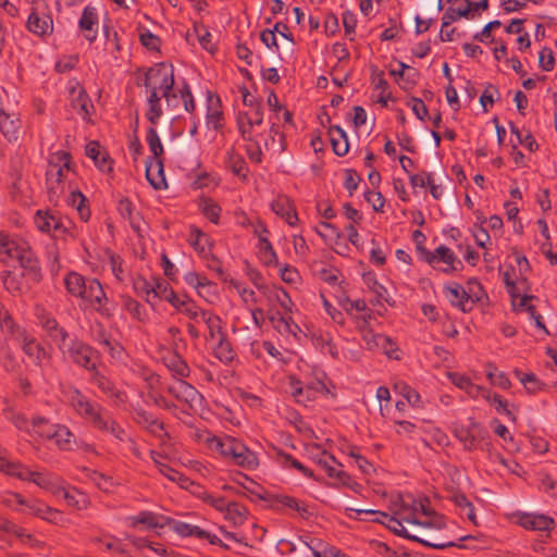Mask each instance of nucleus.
Masks as SVG:
<instances>
[{
    "mask_svg": "<svg viewBox=\"0 0 557 557\" xmlns=\"http://www.w3.org/2000/svg\"><path fill=\"white\" fill-rule=\"evenodd\" d=\"M188 242L200 255L207 256L209 253V238L201 231L191 230Z\"/></svg>",
    "mask_w": 557,
    "mask_h": 557,
    "instance_id": "obj_52",
    "label": "nucleus"
},
{
    "mask_svg": "<svg viewBox=\"0 0 557 557\" xmlns=\"http://www.w3.org/2000/svg\"><path fill=\"white\" fill-rule=\"evenodd\" d=\"M165 527H170L180 536H195L198 540L207 541L212 545L224 546L220 537L207 530L201 529L198 525L166 517Z\"/></svg>",
    "mask_w": 557,
    "mask_h": 557,
    "instance_id": "obj_16",
    "label": "nucleus"
},
{
    "mask_svg": "<svg viewBox=\"0 0 557 557\" xmlns=\"http://www.w3.org/2000/svg\"><path fill=\"white\" fill-rule=\"evenodd\" d=\"M206 442L211 449L219 451L224 457L231 458L233 461L240 451H244L245 444L231 436L218 437L208 434Z\"/></svg>",
    "mask_w": 557,
    "mask_h": 557,
    "instance_id": "obj_20",
    "label": "nucleus"
},
{
    "mask_svg": "<svg viewBox=\"0 0 557 557\" xmlns=\"http://www.w3.org/2000/svg\"><path fill=\"white\" fill-rule=\"evenodd\" d=\"M34 223L40 232L52 234L55 237L65 235L73 236L71 232V220L50 211L38 210L34 216Z\"/></svg>",
    "mask_w": 557,
    "mask_h": 557,
    "instance_id": "obj_11",
    "label": "nucleus"
},
{
    "mask_svg": "<svg viewBox=\"0 0 557 557\" xmlns=\"http://www.w3.org/2000/svg\"><path fill=\"white\" fill-rule=\"evenodd\" d=\"M394 388L398 394H400L406 399V401L410 406L416 407V408L422 407V400H421L420 394L418 392H416L412 387L407 385L406 383L398 382L395 384Z\"/></svg>",
    "mask_w": 557,
    "mask_h": 557,
    "instance_id": "obj_47",
    "label": "nucleus"
},
{
    "mask_svg": "<svg viewBox=\"0 0 557 557\" xmlns=\"http://www.w3.org/2000/svg\"><path fill=\"white\" fill-rule=\"evenodd\" d=\"M0 331L12 337L18 344L24 355L34 362L35 366L39 367L42 372L51 368V352L14 321L2 304H0Z\"/></svg>",
    "mask_w": 557,
    "mask_h": 557,
    "instance_id": "obj_4",
    "label": "nucleus"
},
{
    "mask_svg": "<svg viewBox=\"0 0 557 557\" xmlns=\"http://www.w3.org/2000/svg\"><path fill=\"white\" fill-rule=\"evenodd\" d=\"M271 322L274 329L282 335L296 336L299 331V326L292 320L288 314L276 312L271 317Z\"/></svg>",
    "mask_w": 557,
    "mask_h": 557,
    "instance_id": "obj_39",
    "label": "nucleus"
},
{
    "mask_svg": "<svg viewBox=\"0 0 557 557\" xmlns=\"http://www.w3.org/2000/svg\"><path fill=\"white\" fill-rule=\"evenodd\" d=\"M290 394L298 404L307 405L315 399L318 394L326 391L325 384L321 380L302 384L295 376L289 377Z\"/></svg>",
    "mask_w": 557,
    "mask_h": 557,
    "instance_id": "obj_18",
    "label": "nucleus"
},
{
    "mask_svg": "<svg viewBox=\"0 0 557 557\" xmlns=\"http://www.w3.org/2000/svg\"><path fill=\"white\" fill-rule=\"evenodd\" d=\"M198 497L203 503H206L207 505L211 506L212 508H214L220 513H223L225 508L231 503V500L227 499L226 497H224V496H222L220 494L209 493L207 491L201 492L198 495Z\"/></svg>",
    "mask_w": 557,
    "mask_h": 557,
    "instance_id": "obj_48",
    "label": "nucleus"
},
{
    "mask_svg": "<svg viewBox=\"0 0 557 557\" xmlns=\"http://www.w3.org/2000/svg\"><path fill=\"white\" fill-rule=\"evenodd\" d=\"M238 128L243 139L247 143L246 151L253 162H261V138L263 129V108L253 107L240 112L237 119Z\"/></svg>",
    "mask_w": 557,
    "mask_h": 557,
    "instance_id": "obj_6",
    "label": "nucleus"
},
{
    "mask_svg": "<svg viewBox=\"0 0 557 557\" xmlns=\"http://www.w3.org/2000/svg\"><path fill=\"white\" fill-rule=\"evenodd\" d=\"M333 151L337 156H345L348 152L349 145L345 131L339 126H332L329 131Z\"/></svg>",
    "mask_w": 557,
    "mask_h": 557,
    "instance_id": "obj_40",
    "label": "nucleus"
},
{
    "mask_svg": "<svg viewBox=\"0 0 557 557\" xmlns=\"http://www.w3.org/2000/svg\"><path fill=\"white\" fill-rule=\"evenodd\" d=\"M21 508L25 510L20 511L21 513L34 516L57 525L62 524L65 520L63 513L60 510L47 505L45 502L38 498L24 497Z\"/></svg>",
    "mask_w": 557,
    "mask_h": 557,
    "instance_id": "obj_14",
    "label": "nucleus"
},
{
    "mask_svg": "<svg viewBox=\"0 0 557 557\" xmlns=\"http://www.w3.org/2000/svg\"><path fill=\"white\" fill-rule=\"evenodd\" d=\"M26 28L38 37H47L53 33V20L45 4H36L32 8Z\"/></svg>",
    "mask_w": 557,
    "mask_h": 557,
    "instance_id": "obj_12",
    "label": "nucleus"
},
{
    "mask_svg": "<svg viewBox=\"0 0 557 557\" xmlns=\"http://www.w3.org/2000/svg\"><path fill=\"white\" fill-rule=\"evenodd\" d=\"M92 383L108 397L114 401H122L121 393L116 389L115 385L97 369L91 372Z\"/></svg>",
    "mask_w": 557,
    "mask_h": 557,
    "instance_id": "obj_37",
    "label": "nucleus"
},
{
    "mask_svg": "<svg viewBox=\"0 0 557 557\" xmlns=\"http://www.w3.org/2000/svg\"><path fill=\"white\" fill-rule=\"evenodd\" d=\"M39 323L61 352L70 342L69 333L50 315H42Z\"/></svg>",
    "mask_w": 557,
    "mask_h": 557,
    "instance_id": "obj_24",
    "label": "nucleus"
},
{
    "mask_svg": "<svg viewBox=\"0 0 557 557\" xmlns=\"http://www.w3.org/2000/svg\"><path fill=\"white\" fill-rule=\"evenodd\" d=\"M89 497L84 492L75 487V490L72 491V496L67 503V506L74 508L75 510H85L89 507Z\"/></svg>",
    "mask_w": 557,
    "mask_h": 557,
    "instance_id": "obj_60",
    "label": "nucleus"
},
{
    "mask_svg": "<svg viewBox=\"0 0 557 557\" xmlns=\"http://www.w3.org/2000/svg\"><path fill=\"white\" fill-rule=\"evenodd\" d=\"M21 129V120L16 113H8L0 103V131L10 143L16 141Z\"/></svg>",
    "mask_w": 557,
    "mask_h": 557,
    "instance_id": "obj_26",
    "label": "nucleus"
},
{
    "mask_svg": "<svg viewBox=\"0 0 557 557\" xmlns=\"http://www.w3.org/2000/svg\"><path fill=\"white\" fill-rule=\"evenodd\" d=\"M472 3L463 0L456 7L448 8L442 16V26L447 27L459 18L467 16L471 10Z\"/></svg>",
    "mask_w": 557,
    "mask_h": 557,
    "instance_id": "obj_41",
    "label": "nucleus"
},
{
    "mask_svg": "<svg viewBox=\"0 0 557 557\" xmlns=\"http://www.w3.org/2000/svg\"><path fill=\"white\" fill-rule=\"evenodd\" d=\"M271 209L276 214L282 216L286 223L294 226L298 221V215L289 200L286 196H277L271 202Z\"/></svg>",
    "mask_w": 557,
    "mask_h": 557,
    "instance_id": "obj_29",
    "label": "nucleus"
},
{
    "mask_svg": "<svg viewBox=\"0 0 557 557\" xmlns=\"http://www.w3.org/2000/svg\"><path fill=\"white\" fill-rule=\"evenodd\" d=\"M202 324H205L208 332L206 335L207 341L216 342L225 336L221 318L212 311L202 320Z\"/></svg>",
    "mask_w": 557,
    "mask_h": 557,
    "instance_id": "obj_38",
    "label": "nucleus"
},
{
    "mask_svg": "<svg viewBox=\"0 0 557 557\" xmlns=\"http://www.w3.org/2000/svg\"><path fill=\"white\" fill-rule=\"evenodd\" d=\"M75 172L69 152L59 150L50 154L46 171V189L50 202L57 203L72 189Z\"/></svg>",
    "mask_w": 557,
    "mask_h": 557,
    "instance_id": "obj_5",
    "label": "nucleus"
},
{
    "mask_svg": "<svg viewBox=\"0 0 557 557\" xmlns=\"http://www.w3.org/2000/svg\"><path fill=\"white\" fill-rule=\"evenodd\" d=\"M226 164L236 175L246 176L247 166L243 157L233 148L226 151Z\"/></svg>",
    "mask_w": 557,
    "mask_h": 557,
    "instance_id": "obj_46",
    "label": "nucleus"
},
{
    "mask_svg": "<svg viewBox=\"0 0 557 557\" xmlns=\"http://www.w3.org/2000/svg\"><path fill=\"white\" fill-rule=\"evenodd\" d=\"M213 354L224 364H232L237 360V354L226 336L215 342L213 346Z\"/></svg>",
    "mask_w": 557,
    "mask_h": 557,
    "instance_id": "obj_36",
    "label": "nucleus"
},
{
    "mask_svg": "<svg viewBox=\"0 0 557 557\" xmlns=\"http://www.w3.org/2000/svg\"><path fill=\"white\" fill-rule=\"evenodd\" d=\"M222 515L232 525L240 527L248 518V509L243 504L231 500Z\"/></svg>",
    "mask_w": 557,
    "mask_h": 557,
    "instance_id": "obj_32",
    "label": "nucleus"
},
{
    "mask_svg": "<svg viewBox=\"0 0 557 557\" xmlns=\"http://www.w3.org/2000/svg\"><path fill=\"white\" fill-rule=\"evenodd\" d=\"M470 292H472V286L478 288V293L473 292V294L468 293L462 285L458 283H451L444 286L443 292L447 300L454 306L460 309L463 312L471 311L474 304L479 301L482 297V290L480 285L476 282L469 283Z\"/></svg>",
    "mask_w": 557,
    "mask_h": 557,
    "instance_id": "obj_10",
    "label": "nucleus"
},
{
    "mask_svg": "<svg viewBox=\"0 0 557 557\" xmlns=\"http://www.w3.org/2000/svg\"><path fill=\"white\" fill-rule=\"evenodd\" d=\"M510 295L511 304L515 310L518 312H525L528 317L534 321L539 329L546 332L542 315L536 313L534 306L532 305L534 297L530 295H519L513 290L510 292Z\"/></svg>",
    "mask_w": 557,
    "mask_h": 557,
    "instance_id": "obj_25",
    "label": "nucleus"
},
{
    "mask_svg": "<svg viewBox=\"0 0 557 557\" xmlns=\"http://www.w3.org/2000/svg\"><path fill=\"white\" fill-rule=\"evenodd\" d=\"M63 396L73 411L95 429L123 440L124 431L112 419L111 414L99 404L91 401L78 388L69 386Z\"/></svg>",
    "mask_w": 557,
    "mask_h": 557,
    "instance_id": "obj_3",
    "label": "nucleus"
},
{
    "mask_svg": "<svg viewBox=\"0 0 557 557\" xmlns=\"http://www.w3.org/2000/svg\"><path fill=\"white\" fill-rule=\"evenodd\" d=\"M314 460L330 478L335 476V471L338 469L337 461L331 454L323 450L314 457Z\"/></svg>",
    "mask_w": 557,
    "mask_h": 557,
    "instance_id": "obj_55",
    "label": "nucleus"
},
{
    "mask_svg": "<svg viewBox=\"0 0 557 557\" xmlns=\"http://www.w3.org/2000/svg\"><path fill=\"white\" fill-rule=\"evenodd\" d=\"M49 434V440L53 441L62 450H72L76 444L75 435L65 425L55 424L54 429Z\"/></svg>",
    "mask_w": 557,
    "mask_h": 557,
    "instance_id": "obj_30",
    "label": "nucleus"
},
{
    "mask_svg": "<svg viewBox=\"0 0 557 557\" xmlns=\"http://www.w3.org/2000/svg\"><path fill=\"white\" fill-rule=\"evenodd\" d=\"M485 433L483 426L474 421H471L468 426H460L455 431L457 438L468 450L474 449L479 442L485 437Z\"/></svg>",
    "mask_w": 557,
    "mask_h": 557,
    "instance_id": "obj_23",
    "label": "nucleus"
},
{
    "mask_svg": "<svg viewBox=\"0 0 557 557\" xmlns=\"http://www.w3.org/2000/svg\"><path fill=\"white\" fill-rule=\"evenodd\" d=\"M55 424L50 423L47 419L42 417H34L30 422V435H38L39 437L49 440L50 432L54 429Z\"/></svg>",
    "mask_w": 557,
    "mask_h": 557,
    "instance_id": "obj_49",
    "label": "nucleus"
},
{
    "mask_svg": "<svg viewBox=\"0 0 557 557\" xmlns=\"http://www.w3.org/2000/svg\"><path fill=\"white\" fill-rule=\"evenodd\" d=\"M61 354L63 358L70 359L90 372L96 369L98 351L77 338L70 339Z\"/></svg>",
    "mask_w": 557,
    "mask_h": 557,
    "instance_id": "obj_9",
    "label": "nucleus"
},
{
    "mask_svg": "<svg viewBox=\"0 0 557 557\" xmlns=\"http://www.w3.org/2000/svg\"><path fill=\"white\" fill-rule=\"evenodd\" d=\"M0 471L36 484L41 490L50 493L55 497H62L67 504L75 486L70 485L65 480L55 473L49 471H34L17 461L9 460L2 450H0Z\"/></svg>",
    "mask_w": 557,
    "mask_h": 557,
    "instance_id": "obj_2",
    "label": "nucleus"
},
{
    "mask_svg": "<svg viewBox=\"0 0 557 557\" xmlns=\"http://www.w3.org/2000/svg\"><path fill=\"white\" fill-rule=\"evenodd\" d=\"M147 143L152 157L146 162V177L156 189H161L166 186L163 163L160 158L163 153V146L154 127L148 129Z\"/></svg>",
    "mask_w": 557,
    "mask_h": 557,
    "instance_id": "obj_8",
    "label": "nucleus"
},
{
    "mask_svg": "<svg viewBox=\"0 0 557 557\" xmlns=\"http://www.w3.org/2000/svg\"><path fill=\"white\" fill-rule=\"evenodd\" d=\"M163 360L165 367L173 374L180 376L181 379L187 377L189 375V367L180 355L171 352L169 356L164 357Z\"/></svg>",
    "mask_w": 557,
    "mask_h": 557,
    "instance_id": "obj_43",
    "label": "nucleus"
},
{
    "mask_svg": "<svg viewBox=\"0 0 557 557\" xmlns=\"http://www.w3.org/2000/svg\"><path fill=\"white\" fill-rule=\"evenodd\" d=\"M79 298L84 301L86 307L101 313L108 312L106 308L108 298L103 292L102 285L96 278H88Z\"/></svg>",
    "mask_w": 557,
    "mask_h": 557,
    "instance_id": "obj_19",
    "label": "nucleus"
},
{
    "mask_svg": "<svg viewBox=\"0 0 557 557\" xmlns=\"http://www.w3.org/2000/svg\"><path fill=\"white\" fill-rule=\"evenodd\" d=\"M413 522L414 531L412 533H417L420 536L426 539L425 536L430 531L441 530L445 528V521L441 516H436L430 513L429 516L418 517L417 520H411Z\"/></svg>",
    "mask_w": 557,
    "mask_h": 557,
    "instance_id": "obj_28",
    "label": "nucleus"
},
{
    "mask_svg": "<svg viewBox=\"0 0 557 557\" xmlns=\"http://www.w3.org/2000/svg\"><path fill=\"white\" fill-rule=\"evenodd\" d=\"M107 260L104 262V265H108L112 272V274L116 277V280L122 281L123 280V269H122V261L119 256H115L111 251H106Z\"/></svg>",
    "mask_w": 557,
    "mask_h": 557,
    "instance_id": "obj_63",
    "label": "nucleus"
},
{
    "mask_svg": "<svg viewBox=\"0 0 557 557\" xmlns=\"http://www.w3.org/2000/svg\"><path fill=\"white\" fill-rule=\"evenodd\" d=\"M352 510L356 511L357 513H367V515H372V516L384 517V519L386 520L385 525L399 536L419 542V543H421L425 546H430V547H443L444 546V545H438V544L432 543L428 539H424L417 533L410 532L405 527L400 517L399 518L392 517L385 512H382L379 510H373V509H352Z\"/></svg>",
    "mask_w": 557,
    "mask_h": 557,
    "instance_id": "obj_13",
    "label": "nucleus"
},
{
    "mask_svg": "<svg viewBox=\"0 0 557 557\" xmlns=\"http://www.w3.org/2000/svg\"><path fill=\"white\" fill-rule=\"evenodd\" d=\"M361 337L366 347L370 350H379L380 346L389 343V337L374 333L373 331H364Z\"/></svg>",
    "mask_w": 557,
    "mask_h": 557,
    "instance_id": "obj_56",
    "label": "nucleus"
},
{
    "mask_svg": "<svg viewBox=\"0 0 557 557\" xmlns=\"http://www.w3.org/2000/svg\"><path fill=\"white\" fill-rule=\"evenodd\" d=\"M511 133L517 137V140L520 145L528 148L530 151H535L537 149V144L534 139V137L531 135L530 132H527L523 134L517 126L511 125L510 126Z\"/></svg>",
    "mask_w": 557,
    "mask_h": 557,
    "instance_id": "obj_62",
    "label": "nucleus"
},
{
    "mask_svg": "<svg viewBox=\"0 0 557 557\" xmlns=\"http://www.w3.org/2000/svg\"><path fill=\"white\" fill-rule=\"evenodd\" d=\"M168 392L176 399L186 403L190 408L201 405V395L198 391L183 379L175 380L168 386Z\"/></svg>",
    "mask_w": 557,
    "mask_h": 557,
    "instance_id": "obj_21",
    "label": "nucleus"
},
{
    "mask_svg": "<svg viewBox=\"0 0 557 557\" xmlns=\"http://www.w3.org/2000/svg\"><path fill=\"white\" fill-rule=\"evenodd\" d=\"M147 102L146 117L156 125L165 111L178 116L183 109L191 113L195 102L187 84L175 85L173 65L159 63L150 67L139 84Z\"/></svg>",
    "mask_w": 557,
    "mask_h": 557,
    "instance_id": "obj_1",
    "label": "nucleus"
},
{
    "mask_svg": "<svg viewBox=\"0 0 557 557\" xmlns=\"http://www.w3.org/2000/svg\"><path fill=\"white\" fill-rule=\"evenodd\" d=\"M65 201L77 211L82 221L87 222L89 220L90 209L87 205V198L81 191L72 188Z\"/></svg>",
    "mask_w": 557,
    "mask_h": 557,
    "instance_id": "obj_33",
    "label": "nucleus"
},
{
    "mask_svg": "<svg viewBox=\"0 0 557 557\" xmlns=\"http://www.w3.org/2000/svg\"><path fill=\"white\" fill-rule=\"evenodd\" d=\"M283 140L284 138L278 126L275 123H272L268 134L262 131L261 150L264 148L265 150L281 152L283 150Z\"/></svg>",
    "mask_w": 557,
    "mask_h": 557,
    "instance_id": "obj_35",
    "label": "nucleus"
},
{
    "mask_svg": "<svg viewBox=\"0 0 557 557\" xmlns=\"http://www.w3.org/2000/svg\"><path fill=\"white\" fill-rule=\"evenodd\" d=\"M513 517L517 524L531 531H550L555 524L553 518L542 513L517 512Z\"/></svg>",
    "mask_w": 557,
    "mask_h": 557,
    "instance_id": "obj_22",
    "label": "nucleus"
},
{
    "mask_svg": "<svg viewBox=\"0 0 557 557\" xmlns=\"http://www.w3.org/2000/svg\"><path fill=\"white\" fill-rule=\"evenodd\" d=\"M257 249L258 257L263 264L268 267L278 265L277 255L269 239H262V243H258Z\"/></svg>",
    "mask_w": 557,
    "mask_h": 557,
    "instance_id": "obj_45",
    "label": "nucleus"
},
{
    "mask_svg": "<svg viewBox=\"0 0 557 557\" xmlns=\"http://www.w3.org/2000/svg\"><path fill=\"white\" fill-rule=\"evenodd\" d=\"M210 310H205L197 306L194 300L187 301V306L183 308L182 313L185 314L189 320H191L190 323L198 322V320H203L208 314Z\"/></svg>",
    "mask_w": 557,
    "mask_h": 557,
    "instance_id": "obj_58",
    "label": "nucleus"
},
{
    "mask_svg": "<svg viewBox=\"0 0 557 557\" xmlns=\"http://www.w3.org/2000/svg\"><path fill=\"white\" fill-rule=\"evenodd\" d=\"M10 534L16 536L23 544L29 545L30 547H38L41 544V542L35 539L33 534L16 524L11 527Z\"/></svg>",
    "mask_w": 557,
    "mask_h": 557,
    "instance_id": "obj_61",
    "label": "nucleus"
},
{
    "mask_svg": "<svg viewBox=\"0 0 557 557\" xmlns=\"http://www.w3.org/2000/svg\"><path fill=\"white\" fill-rule=\"evenodd\" d=\"M88 278L76 272L69 273L64 278L67 292L75 297H79V295H82L83 288L85 287Z\"/></svg>",
    "mask_w": 557,
    "mask_h": 557,
    "instance_id": "obj_50",
    "label": "nucleus"
},
{
    "mask_svg": "<svg viewBox=\"0 0 557 557\" xmlns=\"http://www.w3.org/2000/svg\"><path fill=\"white\" fill-rule=\"evenodd\" d=\"M424 260L433 268L443 262L445 267L442 268V271L446 274L460 271L463 268L461 260L458 259L450 248L444 245L438 246L433 252H425Z\"/></svg>",
    "mask_w": 557,
    "mask_h": 557,
    "instance_id": "obj_17",
    "label": "nucleus"
},
{
    "mask_svg": "<svg viewBox=\"0 0 557 557\" xmlns=\"http://www.w3.org/2000/svg\"><path fill=\"white\" fill-rule=\"evenodd\" d=\"M0 261H16L24 269H37V259L29 246L3 233H0Z\"/></svg>",
    "mask_w": 557,
    "mask_h": 557,
    "instance_id": "obj_7",
    "label": "nucleus"
},
{
    "mask_svg": "<svg viewBox=\"0 0 557 557\" xmlns=\"http://www.w3.org/2000/svg\"><path fill=\"white\" fill-rule=\"evenodd\" d=\"M210 310H205L197 306L194 300L187 301V306L183 308L182 313L185 314L189 320H191L190 323L198 322V320H203L208 314Z\"/></svg>",
    "mask_w": 557,
    "mask_h": 557,
    "instance_id": "obj_59",
    "label": "nucleus"
},
{
    "mask_svg": "<svg viewBox=\"0 0 557 557\" xmlns=\"http://www.w3.org/2000/svg\"><path fill=\"white\" fill-rule=\"evenodd\" d=\"M207 125L213 129L222 126V111L220 109V100L213 96L208 97Z\"/></svg>",
    "mask_w": 557,
    "mask_h": 557,
    "instance_id": "obj_42",
    "label": "nucleus"
},
{
    "mask_svg": "<svg viewBox=\"0 0 557 557\" xmlns=\"http://www.w3.org/2000/svg\"><path fill=\"white\" fill-rule=\"evenodd\" d=\"M24 496L20 493L4 492L0 494V503L16 512L25 511L23 508H21Z\"/></svg>",
    "mask_w": 557,
    "mask_h": 557,
    "instance_id": "obj_57",
    "label": "nucleus"
},
{
    "mask_svg": "<svg viewBox=\"0 0 557 557\" xmlns=\"http://www.w3.org/2000/svg\"><path fill=\"white\" fill-rule=\"evenodd\" d=\"M234 463L248 470H253L259 466V459L252 450L244 445V451L239 453Z\"/></svg>",
    "mask_w": 557,
    "mask_h": 557,
    "instance_id": "obj_54",
    "label": "nucleus"
},
{
    "mask_svg": "<svg viewBox=\"0 0 557 557\" xmlns=\"http://www.w3.org/2000/svg\"><path fill=\"white\" fill-rule=\"evenodd\" d=\"M166 517L168 516L158 515L151 511H140L135 516L127 517L126 521L132 528H136L137 525L143 524L145 529L152 530L164 528Z\"/></svg>",
    "mask_w": 557,
    "mask_h": 557,
    "instance_id": "obj_27",
    "label": "nucleus"
},
{
    "mask_svg": "<svg viewBox=\"0 0 557 557\" xmlns=\"http://www.w3.org/2000/svg\"><path fill=\"white\" fill-rule=\"evenodd\" d=\"M198 206L207 219H209L214 224L219 223L221 208L216 202L210 198H201Z\"/></svg>",
    "mask_w": 557,
    "mask_h": 557,
    "instance_id": "obj_51",
    "label": "nucleus"
},
{
    "mask_svg": "<svg viewBox=\"0 0 557 557\" xmlns=\"http://www.w3.org/2000/svg\"><path fill=\"white\" fill-rule=\"evenodd\" d=\"M487 403L491 404L492 406H494L498 413L505 414L511 421H516V416L508 408L507 401L505 399H503L500 396H498L497 394L491 393V401H487Z\"/></svg>",
    "mask_w": 557,
    "mask_h": 557,
    "instance_id": "obj_64",
    "label": "nucleus"
},
{
    "mask_svg": "<svg viewBox=\"0 0 557 557\" xmlns=\"http://www.w3.org/2000/svg\"><path fill=\"white\" fill-rule=\"evenodd\" d=\"M151 457H152L154 465L157 466L158 470L160 471V473L162 475H164L172 482L178 483L182 487H187L188 479L185 478L177 470H175V469L171 468L170 466H168L166 463H164L161 460L162 457L160 454H158L156 451H151Z\"/></svg>",
    "mask_w": 557,
    "mask_h": 557,
    "instance_id": "obj_34",
    "label": "nucleus"
},
{
    "mask_svg": "<svg viewBox=\"0 0 557 557\" xmlns=\"http://www.w3.org/2000/svg\"><path fill=\"white\" fill-rule=\"evenodd\" d=\"M98 27V13L95 7L87 5L83 10L79 18V28L86 32L85 37L88 40H94L96 37V30Z\"/></svg>",
    "mask_w": 557,
    "mask_h": 557,
    "instance_id": "obj_31",
    "label": "nucleus"
},
{
    "mask_svg": "<svg viewBox=\"0 0 557 557\" xmlns=\"http://www.w3.org/2000/svg\"><path fill=\"white\" fill-rule=\"evenodd\" d=\"M66 89L72 108L84 121L90 122L95 108L83 86L77 81H70Z\"/></svg>",
    "mask_w": 557,
    "mask_h": 557,
    "instance_id": "obj_15",
    "label": "nucleus"
},
{
    "mask_svg": "<svg viewBox=\"0 0 557 557\" xmlns=\"http://www.w3.org/2000/svg\"><path fill=\"white\" fill-rule=\"evenodd\" d=\"M363 282L367 287L376 296V302H389V295L387 289L377 282L375 274L369 272L363 275Z\"/></svg>",
    "mask_w": 557,
    "mask_h": 557,
    "instance_id": "obj_44",
    "label": "nucleus"
},
{
    "mask_svg": "<svg viewBox=\"0 0 557 557\" xmlns=\"http://www.w3.org/2000/svg\"><path fill=\"white\" fill-rule=\"evenodd\" d=\"M486 377L491 384L503 389H508L511 385L507 375L504 372L498 371L497 368L491 363L486 366Z\"/></svg>",
    "mask_w": 557,
    "mask_h": 557,
    "instance_id": "obj_53",
    "label": "nucleus"
}]
</instances>
